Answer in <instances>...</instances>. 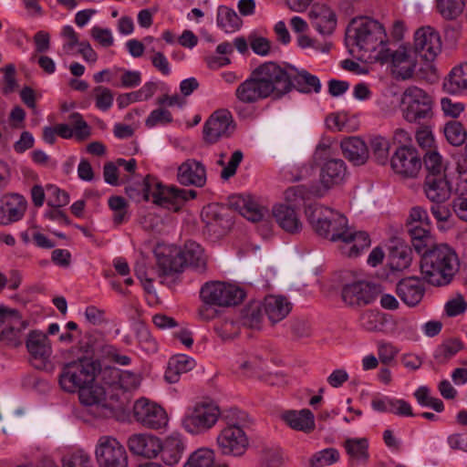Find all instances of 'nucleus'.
<instances>
[{
    "label": "nucleus",
    "instance_id": "20e7f679",
    "mask_svg": "<svg viewBox=\"0 0 467 467\" xmlns=\"http://www.w3.org/2000/svg\"><path fill=\"white\" fill-rule=\"evenodd\" d=\"M458 268V256L446 244H435L421 254V274L426 281L433 285H448Z\"/></svg>",
    "mask_w": 467,
    "mask_h": 467
},
{
    "label": "nucleus",
    "instance_id": "09e8293b",
    "mask_svg": "<svg viewBox=\"0 0 467 467\" xmlns=\"http://www.w3.org/2000/svg\"><path fill=\"white\" fill-rule=\"evenodd\" d=\"M109 372L113 379H118V385L124 390L135 389L141 382L140 377L128 370L119 371L117 369H111Z\"/></svg>",
    "mask_w": 467,
    "mask_h": 467
},
{
    "label": "nucleus",
    "instance_id": "bf43d9fd",
    "mask_svg": "<svg viewBox=\"0 0 467 467\" xmlns=\"http://www.w3.org/2000/svg\"><path fill=\"white\" fill-rule=\"evenodd\" d=\"M173 120L172 115L170 110L163 107L158 106L148 115V128L158 126H166Z\"/></svg>",
    "mask_w": 467,
    "mask_h": 467
},
{
    "label": "nucleus",
    "instance_id": "f3484780",
    "mask_svg": "<svg viewBox=\"0 0 467 467\" xmlns=\"http://www.w3.org/2000/svg\"><path fill=\"white\" fill-rule=\"evenodd\" d=\"M379 290L369 282L358 280L346 284L341 290L343 302L350 307H360L371 304Z\"/></svg>",
    "mask_w": 467,
    "mask_h": 467
},
{
    "label": "nucleus",
    "instance_id": "dca6fc26",
    "mask_svg": "<svg viewBox=\"0 0 467 467\" xmlns=\"http://www.w3.org/2000/svg\"><path fill=\"white\" fill-rule=\"evenodd\" d=\"M217 445L223 455L241 456L248 447V439L243 427L233 423L223 428L217 436Z\"/></svg>",
    "mask_w": 467,
    "mask_h": 467
},
{
    "label": "nucleus",
    "instance_id": "412c9836",
    "mask_svg": "<svg viewBox=\"0 0 467 467\" xmlns=\"http://www.w3.org/2000/svg\"><path fill=\"white\" fill-rule=\"evenodd\" d=\"M426 61H433L441 50L439 33L431 26H423L415 32L414 48Z\"/></svg>",
    "mask_w": 467,
    "mask_h": 467
},
{
    "label": "nucleus",
    "instance_id": "49530a36",
    "mask_svg": "<svg viewBox=\"0 0 467 467\" xmlns=\"http://www.w3.org/2000/svg\"><path fill=\"white\" fill-rule=\"evenodd\" d=\"M360 327L368 332L380 331L384 327L382 315L375 310H366L359 317Z\"/></svg>",
    "mask_w": 467,
    "mask_h": 467
},
{
    "label": "nucleus",
    "instance_id": "a19ab883",
    "mask_svg": "<svg viewBox=\"0 0 467 467\" xmlns=\"http://www.w3.org/2000/svg\"><path fill=\"white\" fill-rule=\"evenodd\" d=\"M423 163L427 171L426 175L447 177V163L437 150H428L424 155Z\"/></svg>",
    "mask_w": 467,
    "mask_h": 467
},
{
    "label": "nucleus",
    "instance_id": "3c124183",
    "mask_svg": "<svg viewBox=\"0 0 467 467\" xmlns=\"http://www.w3.org/2000/svg\"><path fill=\"white\" fill-rule=\"evenodd\" d=\"M389 141L380 136L375 137L370 140V149L372 157L379 164H386L389 160Z\"/></svg>",
    "mask_w": 467,
    "mask_h": 467
},
{
    "label": "nucleus",
    "instance_id": "7c9ffc66",
    "mask_svg": "<svg viewBox=\"0 0 467 467\" xmlns=\"http://www.w3.org/2000/svg\"><path fill=\"white\" fill-rule=\"evenodd\" d=\"M262 304L265 314L272 323L283 320L291 311V303L283 296H268Z\"/></svg>",
    "mask_w": 467,
    "mask_h": 467
},
{
    "label": "nucleus",
    "instance_id": "603ef678",
    "mask_svg": "<svg viewBox=\"0 0 467 467\" xmlns=\"http://www.w3.org/2000/svg\"><path fill=\"white\" fill-rule=\"evenodd\" d=\"M463 0H437V8L446 19L457 17L463 10Z\"/></svg>",
    "mask_w": 467,
    "mask_h": 467
},
{
    "label": "nucleus",
    "instance_id": "9b49d317",
    "mask_svg": "<svg viewBox=\"0 0 467 467\" xmlns=\"http://www.w3.org/2000/svg\"><path fill=\"white\" fill-rule=\"evenodd\" d=\"M378 62H390L392 74L397 78L405 80L411 78L414 74L417 66V53L413 48L404 45L393 51L385 47L381 48Z\"/></svg>",
    "mask_w": 467,
    "mask_h": 467
},
{
    "label": "nucleus",
    "instance_id": "aec40b11",
    "mask_svg": "<svg viewBox=\"0 0 467 467\" xmlns=\"http://www.w3.org/2000/svg\"><path fill=\"white\" fill-rule=\"evenodd\" d=\"M27 327L15 309L0 306V335L14 347L21 345V332Z\"/></svg>",
    "mask_w": 467,
    "mask_h": 467
},
{
    "label": "nucleus",
    "instance_id": "0eeeda50",
    "mask_svg": "<svg viewBox=\"0 0 467 467\" xmlns=\"http://www.w3.org/2000/svg\"><path fill=\"white\" fill-rule=\"evenodd\" d=\"M433 100L424 89L410 86L400 96V108L402 118L409 123L422 124L433 116Z\"/></svg>",
    "mask_w": 467,
    "mask_h": 467
},
{
    "label": "nucleus",
    "instance_id": "37998d69",
    "mask_svg": "<svg viewBox=\"0 0 467 467\" xmlns=\"http://www.w3.org/2000/svg\"><path fill=\"white\" fill-rule=\"evenodd\" d=\"M217 25L224 32L231 33L240 27L241 19L234 10L226 6H220L217 13Z\"/></svg>",
    "mask_w": 467,
    "mask_h": 467
},
{
    "label": "nucleus",
    "instance_id": "c756f323",
    "mask_svg": "<svg viewBox=\"0 0 467 467\" xmlns=\"http://www.w3.org/2000/svg\"><path fill=\"white\" fill-rule=\"evenodd\" d=\"M282 420L293 430L309 433L315 430V416L308 409L286 410Z\"/></svg>",
    "mask_w": 467,
    "mask_h": 467
},
{
    "label": "nucleus",
    "instance_id": "ddd939ff",
    "mask_svg": "<svg viewBox=\"0 0 467 467\" xmlns=\"http://www.w3.org/2000/svg\"><path fill=\"white\" fill-rule=\"evenodd\" d=\"M115 382L107 383V387L99 384L87 385L78 392L80 402L90 408L98 417H109L113 411V397L109 395V389Z\"/></svg>",
    "mask_w": 467,
    "mask_h": 467
},
{
    "label": "nucleus",
    "instance_id": "6e6d98bb",
    "mask_svg": "<svg viewBox=\"0 0 467 467\" xmlns=\"http://www.w3.org/2000/svg\"><path fill=\"white\" fill-rule=\"evenodd\" d=\"M462 348V342L456 338L445 341L435 351V358L445 361L453 357Z\"/></svg>",
    "mask_w": 467,
    "mask_h": 467
},
{
    "label": "nucleus",
    "instance_id": "bb28decb",
    "mask_svg": "<svg viewBox=\"0 0 467 467\" xmlns=\"http://www.w3.org/2000/svg\"><path fill=\"white\" fill-rule=\"evenodd\" d=\"M423 192L426 198L432 203H443L451 197V185L447 177L426 175Z\"/></svg>",
    "mask_w": 467,
    "mask_h": 467
},
{
    "label": "nucleus",
    "instance_id": "4d7b16f0",
    "mask_svg": "<svg viewBox=\"0 0 467 467\" xmlns=\"http://www.w3.org/2000/svg\"><path fill=\"white\" fill-rule=\"evenodd\" d=\"M68 119L73 127V137L78 140H84L90 136V128L79 113L74 112L69 115Z\"/></svg>",
    "mask_w": 467,
    "mask_h": 467
},
{
    "label": "nucleus",
    "instance_id": "393cba45",
    "mask_svg": "<svg viewBox=\"0 0 467 467\" xmlns=\"http://www.w3.org/2000/svg\"><path fill=\"white\" fill-rule=\"evenodd\" d=\"M177 181L184 186L202 187L206 182V169L202 162L188 159L178 167Z\"/></svg>",
    "mask_w": 467,
    "mask_h": 467
},
{
    "label": "nucleus",
    "instance_id": "338daca9",
    "mask_svg": "<svg viewBox=\"0 0 467 467\" xmlns=\"http://www.w3.org/2000/svg\"><path fill=\"white\" fill-rule=\"evenodd\" d=\"M249 44L252 50L260 56H267L271 51L272 42L265 37L250 36Z\"/></svg>",
    "mask_w": 467,
    "mask_h": 467
},
{
    "label": "nucleus",
    "instance_id": "f257e3e1",
    "mask_svg": "<svg viewBox=\"0 0 467 467\" xmlns=\"http://www.w3.org/2000/svg\"><path fill=\"white\" fill-rule=\"evenodd\" d=\"M306 216L314 231L331 242H339V250L348 257H357L370 245L367 233L350 227L348 219L336 211L318 203L306 207Z\"/></svg>",
    "mask_w": 467,
    "mask_h": 467
},
{
    "label": "nucleus",
    "instance_id": "ea45409f",
    "mask_svg": "<svg viewBox=\"0 0 467 467\" xmlns=\"http://www.w3.org/2000/svg\"><path fill=\"white\" fill-rule=\"evenodd\" d=\"M408 227L412 245L417 253L421 254L436 244L428 228L423 227L421 224L413 223H410Z\"/></svg>",
    "mask_w": 467,
    "mask_h": 467
},
{
    "label": "nucleus",
    "instance_id": "b1692460",
    "mask_svg": "<svg viewBox=\"0 0 467 467\" xmlns=\"http://www.w3.org/2000/svg\"><path fill=\"white\" fill-rule=\"evenodd\" d=\"M26 347L34 366L42 368L49 359L52 348L47 336L40 331H31L26 338Z\"/></svg>",
    "mask_w": 467,
    "mask_h": 467
},
{
    "label": "nucleus",
    "instance_id": "0e129e2a",
    "mask_svg": "<svg viewBox=\"0 0 467 467\" xmlns=\"http://www.w3.org/2000/svg\"><path fill=\"white\" fill-rule=\"evenodd\" d=\"M130 199L136 202L146 200V177L141 182H130L125 189Z\"/></svg>",
    "mask_w": 467,
    "mask_h": 467
},
{
    "label": "nucleus",
    "instance_id": "8fccbe9b",
    "mask_svg": "<svg viewBox=\"0 0 467 467\" xmlns=\"http://www.w3.org/2000/svg\"><path fill=\"white\" fill-rule=\"evenodd\" d=\"M62 467H94L89 454L84 450H76L62 458Z\"/></svg>",
    "mask_w": 467,
    "mask_h": 467
},
{
    "label": "nucleus",
    "instance_id": "2f4dec72",
    "mask_svg": "<svg viewBox=\"0 0 467 467\" xmlns=\"http://www.w3.org/2000/svg\"><path fill=\"white\" fill-rule=\"evenodd\" d=\"M291 90L296 88L301 93H319L321 90V82L319 78L310 74L308 71L302 69L297 70L291 66Z\"/></svg>",
    "mask_w": 467,
    "mask_h": 467
},
{
    "label": "nucleus",
    "instance_id": "69168bd1",
    "mask_svg": "<svg viewBox=\"0 0 467 467\" xmlns=\"http://www.w3.org/2000/svg\"><path fill=\"white\" fill-rule=\"evenodd\" d=\"M127 446L133 455L144 456L146 452L145 434H132L127 441Z\"/></svg>",
    "mask_w": 467,
    "mask_h": 467
},
{
    "label": "nucleus",
    "instance_id": "2eb2a0df",
    "mask_svg": "<svg viewBox=\"0 0 467 467\" xmlns=\"http://www.w3.org/2000/svg\"><path fill=\"white\" fill-rule=\"evenodd\" d=\"M392 171L402 179H415L422 168V160L413 147L400 146L390 158Z\"/></svg>",
    "mask_w": 467,
    "mask_h": 467
},
{
    "label": "nucleus",
    "instance_id": "4468645a",
    "mask_svg": "<svg viewBox=\"0 0 467 467\" xmlns=\"http://www.w3.org/2000/svg\"><path fill=\"white\" fill-rule=\"evenodd\" d=\"M244 293L239 287L223 282L205 283L200 291L202 302L215 304L218 306H230L240 303Z\"/></svg>",
    "mask_w": 467,
    "mask_h": 467
},
{
    "label": "nucleus",
    "instance_id": "58836bf2",
    "mask_svg": "<svg viewBox=\"0 0 467 467\" xmlns=\"http://www.w3.org/2000/svg\"><path fill=\"white\" fill-rule=\"evenodd\" d=\"M170 418L163 406L156 401L148 400V429L157 431H166Z\"/></svg>",
    "mask_w": 467,
    "mask_h": 467
},
{
    "label": "nucleus",
    "instance_id": "4c0bfd02",
    "mask_svg": "<svg viewBox=\"0 0 467 467\" xmlns=\"http://www.w3.org/2000/svg\"><path fill=\"white\" fill-rule=\"evenodd\" d=\"M264 313L262 302L252 301L241 310L240 322L246 327L260 329L264 320Z\"/></svg>",
    "mask_w": 467,
    "mask_h": 467
},
{
    "label": "nucleus",
    "instance_id": "473e14b6",
    "mask_svg": "<svg viewBox=\"0 0 467 467\" xmlns=\"http://www.w3.org/2000/svg\"><path fill=\"white\" fill-rule=\"evenodd\" d=\"M343 155L354 165H362L368 159V150L364 140L350 138L340 143Z\"/></svg>",
    "mask_w": 467,
    "mask_h": 467
},
{
    "label": "nucleus",
    "instance_id": "680f3d73",
    "mask_svg": "<svg viewBox=\"0 0 467 467\" xmlns=\"http://www.w3.org/2000/svg\"><path fill=\"white\" fill-rule=\"evenodd\" d=\"M47 190L48 194V205L58 208L69 202V195L65 191L53 185L47 186Z\"/></svg>",
    "mask_w": 467,
    "mask_h": 467
},
{
    "label": "nucleus",
    "instance_id": "4be33fe9",
    "mask_svg": "<svg viewBox=\"0 0 467 467\" xmlns=\"http://www.w3.org/2000/svg\"><path fill=\"white\" fill-rule=\"evenodd\" d=\"M27 209L26 198L18 193L0 197V225H10L23 219Z\"/></svg>",
    "mask_w": 467,
    "mask_h": 467
},
{
    "label": "nucleus",
    "instance_id": "f03ea898",
    "mask_svg": "<svg viewBox=\"0 0 467 467\" xmlns=\"http://www.w3.org/2000/svg\"><path fill=\"white\" fill-rule=\"evenodd\" d=\"M291 66L283 67L275 62H265L253 70L249 78L235 90L237 99L245 104L268 97L280 99L291 91Z\"/></svg>",
    "mask_w": 467,
    "mask_h": 467
},
{
    "label": "nucleus",
    "instance_id": "052dcab7",
    "mask_svg": "<svg viewBox=\"0 0 467 467\" xmlns=\"http://www.w3.org/2000/svg\"><path fill=\"white\" fill-rule=\"evenodd\" d=\"M467 309V302L462 295H456L450 298L445 306L444 311L450 317H454L463 314Z\"/></svg>",
    "mask_w": 467,
    "mask_h": 467
},
{
    "label": "nucleus",
    "instance_id": "6ab92c4d",
    "mask_svg": "<svg viewBox=\"0 0 467 467\" xmlns=\"http://www.w3.org/2000/svg\"><path fill=\"white\" fill-rule=\"evenodd\" d=\"M153 254L156 261V272L159 275H171L182 271V263L180 257V248L159 243L153 249Z\"/></svg>",
    "mask_w": 467,
    "mask_h": 467
},
{
    "label": "nucleus",
    "instance_id": "a18cd8bd",
    "mask_svg": "<svg viewBox=\"0 0 467 467\" xmlns=\"http://www.w3.org/2000/svg\"><path fill=\"white\" fill-rule=\"evenodd\" d=\"M339 451L335 448H327L314 453L308 461L309 467L330 466L339 461Z\"/></svg>",
    "mask_w": 467,
    "mask_h": 467
},
{
    "label": "nucleus",
    "instance_id": "13d9d810",
    "mask_svg": "<svg viewBox=\"0 0 467 467\" xmlns=\"http://www.w3.org/2000/svg\"><path fill=\"white\" fill-rule=\"evenodd\" d=\"M307 195V190L302 185L290 187L284 193L285 204L295 209L298 208L305 202Z\"/></svg>",
    "mask_w": 467,
    "mask_h": 467
},
{
    "label": "nucleus",
    "instance_id": "a211bd4d",
    "mask_svg": "<svg viewBox=\"0 0 467 467\" xmlns=\"http://www.w3.org/2000/svg\"><path fill=\"white\" fill-rule=\"evenodd\" d=\"M234 128L233 117L228 110H216L204 123L203 139L210 144L215 143L220 139L229 137Z\"/></svg>",
    "mask_w": 467,
    "mask_h": 467
},
{
    "label": "nucleus",
    "instance_id": "e433bc0d",
    "mask_svg": "<svg viewBox=\"0 0 467 467\" xmlns=\"http://www.w3.org/2000/svg\"><path fill=\"white\" fill-rule=\"evenodd\" d=\"M195 366L196 361L192 358L183 354L176 355L169 360L165 379L169 383H175L182 374L191 371Z\"/></svg>",
    "mask_w": 467,
    "mask_h": 467
},
{
    "label": "nucleus",
    "instance_id": "79ce46f5",
    "mask_svg": "<svg viewBox=\"0 0 467 467\" xmlns=\"http://www.w3.org/2000/svg\"><path fill=\"white\" fill-rule=\"evenodd\" d=\"M411 249L403 244L393 247L389 254L390 268L395 271H401L408 268L411 263Z\"/></svg>",
    "mask_w": 467,
    "mask_h": 467
},
{
    "label": "nucleus",
    "instance_id": "de8ad7c7",
    "mask_svg": "<svg viewBox=\"0 0 467 467\" xmlns=\"http://www.w3.org/2000/svg\"><path fill=\"white\" fill-rule=\"evenodd\" d=\"M444 135L449 143L453 146L462 145L466 140V130L459 121L452 120L446 123Z\"/></svg>",
    "mask_w": 467,
    "mask_h": 467
},
{
    "label": "nucleus",
    "instance_id": "9d476101",
    "mask_svg": "<svg viewBox=\"0 0 467 467\" xmlns=\"http://www.w3.org/2000/svg\"><path fill=\"white\" fill-rule=\"evenodd\" d=\"M331 147L319 144L314 153V161L320 168V182L327 190L341 183L347 174L345 162L341 159L331 158Z\"/></svg>",
    "mask_w": 467,
    "mask_h": 467
},
{
    "label": "nucleus",
    "instance_id": "6e6552de",
    "mask_svg": "<svg viewBox=\"0 0 467 467\" xmlns=\"http://www.w3.org/2000/svg\"><path fill=\"white\" fill-rule=\"evenodd\" d=\"M98 368L97 363L87 358L66 363L58 377L59 386L69 393L79 392L94 381Z\"/></svg>",
    "mask_w": 467,
    "mask_h": 467
},
{
    "label": "nucleus",
    "instance_id": "7ed1b4c3",
    "mask_svg": "<svg viewBox=\"0 0 467 467\" xmlns=\"http://www.w3.org/2000/svg\"><path fill=\"white\" fill-rule=\"evenodd\" d=\"M347 40L351 44V52L358 53L365 62H378L381 48L386 47L388 36L384 26L369 17L354 18L347 29Z\"/></svg>",
    "mask_w": 467,
    "mask_h": 467
},
{
    "label": "nucleus",
    "instance_id": "864d4df0",
    "mask_svg": "<svg viewBox=\"0 0 467 467\" xmlns=\"http://www.w3.org/2000/svg\"><path fill=\"white\" fill-rule=\"evenodd\" d=\"M265 209L252 199H244L241 214L252 222H259L265 214Z\"/></svg>",
    "mask_w": 467,
    "mask_h": 467
},
{
    "label": "nucleus",
    "instance_id": "5701e85b",
    "mask_svg": "<svg viewBox=\"0 0 467 467\" xmlns=\"http://www.w3.org/2000/svg\"><path fill=\"white\" fill-rule=\"evenodd\" d=\"M226 209L218 205H208L202 212L206 232L214 238L223 236L231 227L232 221Z\"/></svg>",
    "mask_w": 467,
    "mask_h": 467
},
{
    "label": "nucleus",
    "instance_id": "423d86ee",
    "mask_svg": "<svg viewBox=\"0 0 467 467\" xmlns=\"http://www.w3.org/2000/svg\"><path fill=\"white\" fill-rule=\"evenodd\" d=\"M194 190H185L175 185H167L148 174V201L169 212H179L190 199H194Z\"/></svg>",
    "mask_w": 467,
    "mask_h": 467
},
{
    "label": "nucleus",
    "instance_id": "5fc2aeb1",
    "mask_svg": "<svg viewBox=\"0 0 467 467\" xmlns=\"http://www.w3.org/2000/svg\"><path fill=\"white\" fill-rule=\"evenodd\" d=\"M92 93L99 109L106 111L112 106L114 94L109 88L98 86L93 88Z\"/></svg>",
    "mask_w": 467,
    "mask_h": 467
},
{
    "label": "nucleus",
    "instance_id": "a878e982",
    "mask_svg": "<svg viewBox=\"0 0 467 467\" xmlns=\"http://www.w3.org/2000/svg\"><path fill=\"white\" fill-rule=\"evenodd\" d=\"M272 214L279 227L288 234H296L303 229V223L296 209L292 206L285 203L275 204L272 209Z\"/></svg>",
    "mask_w": 467,
    "mask_h": 467
},
{
    "label": "nucleus",
    "instance_id": "1a4fd4ad",
    "mask_svg": "<svg viewBox=\"0 0 467 467\" xmlns=\"http://www.w3.org/2000/svg\"><path fill=\"white\" fill-rule=\"evenodd\" d=\"M186 450V441L179 431H173L164 440L148 434V460L161 458L166 465H175Z\"/></svg>",
    "mask_w": 467,
    "mask_h": 467
},
{
    "label": "nucleus",
    "instance_id": "e2e57ef3",
    "mask_svg": "<svg viewBox=\"0 0 467 467\" xmlns=\"http://www.w3.org/2000/svg\"><path fill=\"white\" fill-rule=\"evenodd\" d=\"M61 36L65 42L62 50L65 54L69 55L76 47H79L81 42L78 41V36L70 26H65L62 28Z\"/></svg>",
    "mask_w": 467,
    "mask_h": 467
},
{
    "label": "nucleus",
    "instance_id": "f704fd0d",
    "mask_svg": "<svg viewBox=\"0 0 467 467\" xmlns=\"http://www.w3.org/2000/svg\"><path fill=\"white\" fill-rule=\"evenodd\" d=\"M344 447L349 456V467L364 465L367 463L369 457L367 439H347L344 442Z\"/></svg>",
    "mask_w": 467,
    "mask_h": 467
},
{
    "label": "nucleus",
    "instance_id": "cd10ccee",
    "mask_svg": "<svg viewBox=\"0 0 467 467\" xmlns=\"http://www.w3.org/2000/svg\"><path fill=\"white\" fill-rule=\"evenodd\" d=\"M396 292L404 304L415 306L421 301L425 288L419 278L412 276L401 279L397 284Z\"/></svg>",
    "mask_w": 467,
    "mask_h": 467
},
{
    "label": "nucleus",
    "instance_id": "f8f14e48",
    "mask_svg": "<svg viewBox=\"0 0 467 467\" xmlns=\"http://www.w3.org/2000/svg\"><path fill=\"white\" fill-rule=\"evenodd\" d=\"M95 457L99 467H128L129 464L125 447L117 438L109 435L99 438Z\"/></svg>",
    "mask_w": 467,
    "mask_h": 467
},
{
    "label": "nucleus",
    "instance_id": "c85d7f7f",
    "mask_svg": "<svg viewBox=\"0 0 467 467\" xmlns=\"http://www.w3.org/2000/svg\"><path fill=\"white\" fill-rule=\"evenodd\" d=\"M308 16L312 26L322 35H330L336 28V15L325 5H315Z\"/></svg>",
    "mask_w": 467,
    "mask_h": 467
},
{
    "label": "nucleus",
    "instance_id": "c03bdc74",
    "mask_svg": "<svg viewBox=\"0 0 467 467\" xmlns=\"http://www.w3.org/2000/svg\"><path fill=\"white\" fill-rule=\"evenodd\" d=\"M214 459V451L212 449L202 447L190 454L183 467H212Z\"/></svg>",
    "mask_w": 467,
    "mask_h": 467
},
{
    "label": "nucleus",
    "instance_id": "72a5a7b5",
    "mask_svg": "<svg viewBox=\"0 0 467 467\" xmlns=\"http://www.w3.org/2000/svg\"><path fill=\"white\" fill-rule=\"evenodd\" d=\"M443 89L452 95L467 93V63L454 67L443 81Z\"/></svg>",
    "mask_w": 467,
    "mask_h": 467
},
{
    "label": "nucleus",
    "instance_id": "39448f33",
    "mask_svg": "<svg viewBox=\"0 0 467 467\" xmlns=\"http://www.w3.org/2000/svg\"><path fill=\"white\" fill-rule=\"evenodd\" d=\"M220 416V407L214 401L199 400L185 409L181 427L191 435H202L217 424Z\"/></svg>",
    "mask_w": 467,
    "mask_h": 467
},
{
    "label": "nucleus",
    "instance_id": "774afa93",
    "mask_svg": "<svg viewBox=\"0 0 467 467\" xmlns=\"http://www.w3.org/2000/svg\"><path fill=\"white\" fill-rule=\"evenodd\" d=\"M389 413H393L400 417L413 416L412 408L409 402L402 399H390Z\"/></svg>",
    "mask_w": 467,
    "mask_h": 467
},
{
    "label": "nucleus",
    "instance_id": "c9c22d12",
    "mask_svg": "<svg viewBox=\"0 0 467 467\" xmlns=\"http://www.w3.org/2000/svg\"><path fill=\"white\" fill-rule=\"evenodd\" d=\"M180 257L184 261L182 263V269L187 265L200 272L205 269L206 260L203 255V250L196 242H186L183 248H180Z\"/></svg>",
    "mask_w": 467,
    "mask_h": 467
}]
</instances>
